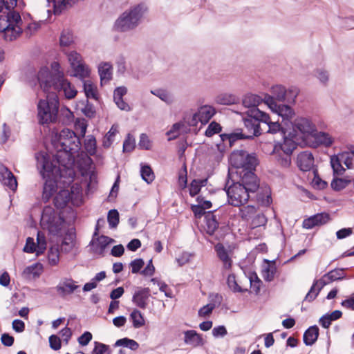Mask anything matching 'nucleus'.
<instances>
[{
    "instance_id": "20e7f679",
    "label": "nucleus",
    "mask_w": 354,
    "mask_h": 354,
    "mask_svg": "<svg viewBox=\"0 0 354 354\" xmlns=\"http://www.w3.org/2000/svg\"><path fill=\"white\" fill-rule=\"evenodd\" d=\"M37 167L40 174L45 180L43 187L42 200L47 203L57 191L58 180L62 177L60 166H57L50 161L47 155H36Z\"/></svg>"
},
{
    "instance_id": "9b49d317",
    "label": "nucleus",
    "mask_w": 354,
    "mask_h": 354,
    "mask_svg": "<svg viewBox=\"0 0 354 354\" xmlns=\"http://www.w3.org/2000/svg\"><path fill=\"white\" fill-rule=\"evenodd\" d=\"M295 131L300 132L304 137L312 136L316 131L315 125L306 118H298L293 123L290 122Z\"/></svg>"
},
{
    "instance_id": "a211bd4d",
    "label": "nucleus",
    "mask_w": 354,
    "mask_h": 354,
    "mask_svg": "<svg viewBox=\"0 0 354 354\" xmlns=\"http://www.w3.org/2000/svg\"><path fill=\"white\" fill-rule=\"evenodd\" d=\"M37 240L38 242L39 248L37 250H36V245L35 243L34 239L28 237L27 238L25 246L24 247V252L26 253H33L36 252L37 254L42 253L43 250L45 249L46 245L45 238L44 236H41L39 232H38Z\"/></svg>"
},
{
    "instance_id": "473e14b6",
    "label": "nucleus",
    "mask_w": 354,
    "mask_h": 354,
    "mask_svg": "<svg viewBox=\"0 0 354 354\" xmlns=\"http://www.w3.org/2000/svg\"><path fill=\"white\" fill-rule=\"evenodd\" d=\"M75 233L68 231L61 244V250L64 252H70L74 246Z\"/></svg>"
},
{
    "instance_id": "c03bdc74",
    "label": "nucleus",
    "mask_w": 354,
    "mask_h": 354,
    "mask_svg": "<svg viewBox=\"0 0 354 354\" xmlns=\"http://www.w3.org/2000/svg\"><path fill=\"white\" fill-rule=\"evenodd\" d=\"M130 317L133 322V326L135 328H139L145 325L144 317L138 310L134 309L131 312Z\"/></svg>"
},
{
    "instance_id": "f3484780",
    "label": "nucleus",
    "mask_w": 354,
    "mask_h": 354,
    "mask_svg": "<svg viewBox=\"0 0 354 354\" xmlns=\"http://www.w3.org/2000/svg\"><path fill=\"white\" fill-rule=\"evenodd\" d=\"M150 297V290L149 288H140L136 291L132 297V301L138 307L145 309L147 306V301Z\"/></svg>"
},
{
    "instance_id": "e2e57ef3",
    "label": "nucleus",
    "mask_w": 354,
    "mask_h": 354,
    "mask_svg": "<svg viewBox=\"0 0 354 354\" xmlns=\"http://www.w3.org/2000/svg\"><path fill=\"white\" fill-rule=\"evenodd\" d=\"M144 265L145 262L142 259L139 258L133 260L129 264V266L131 267V272L133 274L139 272Z\"/></svg>"
},
{
    "instance_id": "393cba45",
    "label": "nucleus",
    "mask_w": 354,
    "mask_h": 354,
    "mask_svg": "<svg viewBox=\"0 0 354 354\" xmlns=\"http://www.w3.org/2000/svg\"><path fill=\"white\" fill-rule=\"evenodd\" d=\"M319 329L317 325L310 326L304 333L303 341L306 346L313 345L318 339Z\"/></svg>"
},
{
    "instance_id": "0e129e2a",
    "label": "nucleus",
    "mask_w": 354,
    "mask_h": 354,
    "mask_svg": "<svg viewBox=\"0 0 354 354\" xmlns=\"http://www.w3.org/2000/svg\"><path fill=\"white\" fill-rule=\"evenodd\" d=\"M216 305L214 304H207L199 309L198 315L201 317L209 316L212 313Z\"/></svg>"
},
{
    "instance_id": "412c9836",
    "label": "nucleus",
    "mask_w": 354,
    "mask_h": 354,
    "mask_svg": "<svg viewBox=\"0 0 354 354\" xmlns=\"http://www.w3.org/2000/svg\"><path fill=\"white\" fill-rule=\"evenodd\" d=\"M216 109L209 105H204L201 106L196 113H195V117H198L199 122L202 124H207L211 118L216 114Z\"/></svg>"
},
{
    "instance_id": "4be33fe9",
    "label": "nucleus",
    "mask_w": 354,
    "mask_h": 354,
    "mask_svg": "<svg viewBox=\"0 0 354 354\" xmlns=\"http://www.w3.org/2000/svg\"><path fill=\"white\" fill-rule=\"evenodd\" d=\"M216 211V210L207 212V214L205 217V230L206 233L211 236L214 234L219 225L217 216L214 214Z\"/></svg>"
},
{
    "instance_id": "b1692460",
    "label": "nucleus",
    "mask_w": 354,
    "mask_h": 354,
    "mask_svg": "<svg viewBox=\"0 0 354 354\" xmlns=\"http://www.w3.org/2000/svg\"><path fill=\"white\" fill-rule=\"evenodd\" d=\"M266 116L268 118V120H266V121H263L262 133H276L280 131L283 136L286 134L284 129L281 127L279 121L272 122L269 115L267 114L266 113Z\"/></svg>"
},
{
    "instance_id": "f8f14e48",
    "label": "nucleus",
    "mask_w": 354,
    "mask_h": 354,
    "mask_svg": "<svg viewBox=\"0 0 354 354\" xmlns=\"http://www.w3.org/2000/svg\"><path fill=\"white\" fill-rule=\"evenodd\" d=\"M268 107L282 118V122H284L286 126L291 122L290 120L295 115V111L289 104H279L271 102Z\"/></svg>"
},
{
    "instance_id": "39448f33",
    "label": "nucleus",
    "mask_w": 354,
    "mask_h": 354,
    "mask_svg": "<svg viewBox=\"0 0 354 354\" xmlns=\"http://www.w3.org/2000/svg\"><path fill=\"white\" fill-rule=\"evenodd\" d=\"M147 11V6L139 3L124 11L115 21L114 28L119 32H127L136 28Z\"/></svg>"
},
{
    "instance_id": "0eeeda50",
    "label": "nucleus",
    "mask_w": 354,
    "mask_h": 354,
    "mask_svg": "<svg viewBox=\"0 0 354 354\" xmlns=\"http://www.w3.org/2000/svg\"><path fill=\"white\" fill-rule=\"evenodd\" d=\"M299 93V90L295 86H291L286 89L283 86L277 84L272 86L270 95L263 94L264 103L268 106H270V102H271L274 103L286 102L288 104H294Z\"/></svg>"
},
{
    "instance_id": "6e6552de",
    "label": "nucleus",
    "mask_w": 354,
    "mask_h": 354,
    "mask_svg": "<svg viewBox=\"0 0 354 354\" xmlns=\"http://www.w3.org/2000/svg\"><path fill=\"white\" fill-rule=\"evenodd\" d=\"M346 278L344 268H335L324 274L319 280H315L309 291L306 294L304 301L311 302L318 296L324 286L330 283L342 280Z\"/></svg>"
},
{
    "instance_id": "052dcab7",
    "label": "nucleus",
    "mask_w": 354,
    "mask_h": 354,
    "mask_svg": "<svg viewBox=\"0 0 354 354\" xmlns=\"http://www.w3.org/2000/svg\"><path fill=\"white\" fill-rule=\"evenodd\" d=\"M250 286L253 288L256 294L260 291L261 285L262 284L261 280L258 277L256 272H253L250 276Z\"/></svg>"
},
{
    "instance_id": "f03ea898",
    "label": "nucleus",
    "mask_w": 354,
    "mask_h": 354,
    "mask_svg": "<svg viewBox=\"0 0 354 354\" xmlns=\"http://www.w3.org/2000/svg\"><path fill=\"white\" fill-rule=\"evenodd\" d=\"M53 71L47 67L40 68L37 73V81L44 92L63 91L67 99H72L77 95V91L72 87L71 84L64 77V73L59 70V64L53 62L51 65Z\"/></svg>"
},
{
    "instance_id": "aec40b11",
    "label": "nucleus",
    "mask_w": 354,
    "mask_h": 354,
    "mask_svg": "<svg viewBox=\"0 0 354 354\" xmlns=\"http://www.w3.org/2000/svg\"><path fill=\"white\" fill-rule=\"evenodd\" d=\"M283 142H277L274 146V151H282L283 153L292 154L293 151L297 148V144L292 138L285 135L283 136Z\"/></svg>"
},
{
    "instance_id": "13d9d810",
    "label": "nucleus",
    "mask_w": 354,
    "mask_h": 354,
    "mask_svg": "<svg viewBox=\"0 0 354 354\" xmlns=\"http://www.w3.org/2000/svg\"><path fill=\"white\" fill-rule=\"evenodd\" d=\"M94 344L95 346L91 354H111L109 346L98 342H95Z\"/></svg>"
},
{
    "instance_id": "6e6d98bb",
    "label": "nucleus",
    "mask_w": 354,
    "mask_h": 354,
    "mask_svg": "<svg viewBox=\"0 0 354 354\" xmlns=\"http://www.w3.org/2000/svg\"><path fill=\"white\" fill-rule=\"evenodd\" d=\"M222 131V127L215 121L211 122L205 132V136L212 137L214 134L218 133Z\"/></svg>"
},
{
    "instance_id": "680f3d73",
    "label": "nucleus",
    "mask_w": 354,
    "mask_h": 354,
    "mask_svg": "<svg viewBox=\"0 0 354 354\" xmlns=\"http://www.w3.org/2000/svg\"><path fill=\"white\" fill-rule=\"evenodd\" d=\"M135 148V139L129 133L123 142V151L131 152Z\"/></svg>"
},
{
    "instance_id": "5701e85b",
    "label": "nucleus",
    "mask_w": 354,
    "mask_h": 354,
    "mask_svg": "<svg viewBox=\"0 0 354 354\" xmlns=\"http://www.w3.org/2000/svg\"><path fill=\"white\" fill-rule=\"evenodd\" d=\"M184 335L185 343L193 347L203 346L205 343L202 335L197 333L196 330H188L184 333Z\"/></svg>"
},
{
    "instance_id": "e433bc0d",
    "label": "nucleus",
    "mask_w": 354,
    "mask_h": 354,
    "mask_svg": "<svg viewBox=\"0 0 354 354\" xmlns=\"http://www.w3.org/2000/svg\"><path fill=\"white\" fill-rule=\"evenodd\" d=\"M48 261L50 266L57 265L59 261V248L58 245L50 248L48 252Z\"/></svg>"
},
{
    "instance_id": "7ed1b4c3",
    "label": "nucleus",
    "mask_w": 354,
    "mask_h": 354,
    "mask_svg": "<svg viewBox=\"0 0 354 354\" xmlns=\"http://www.w3.org/2000/svg\"><path fill=\"white\" fill-rule=\"evenodd\" d=\"M53 145L57 153L53 156L54 161L59 166L64 168L74 158V155L80 149L81 141L75 133L69 129H64L59 134L58 138L53 140Z\"/></svg>"
},
{
    "instance_id": "72a5a7b5",
    "label": "nucleus",
    "mask_w": 354,
    "mask_h": 354,
    "mask_svg": "<svg viewBox=\"0 0 354 354\" xmlns=\"http://www.w3.org/2000/svg\"><path fill=\"white\" fill-rule=\"evenodd\" d=\"M352 180L347 178H334L330 183L331 188L336 192H339L346 188Z\"/></svg>"
},
{
    "instance_id": "cd10ccee",
    "label": "nucleus",
    "mask_w": 354,
    "mask_h": 354,
    "mask_svg": "<svg viewBox=\"0 0 354 354\" xmlns=\"http://www.w3.org/2000/svg\"><path fill=\"white\" fill-rule=\"evenodd\" d=\"M264 102V97H261L258 95L248 94L243 99V104L249 109H259L258 106Z\"/></svg>"
},
{
    "instance_id": "2f4dec72",
    "label": "nucleus",
    "mask_w": 354,
    "mask_h": 354,
    "mask_svg": "<svg viewBox=\"0 0 354 354\" xmlns=\"http://www.w3.org/2000/svg\"><path fill=\"white\" fill-rule=\"evenodd\" d=\"M266 263H271L272 265L268 264L266 268L262 270V277L266 281L270 282L274 278L276 272V267L274 265V261H270L269 260H264Z\"/></svg>"
},
{
    "instance_id": "774afa93",
    "label": "nucleus",
    "mask_w": 354,
    "mask_h": 354,
    "mask_svg": "<svg viewBox=\"0 0 354 354\" xmlns=\"http://www.w3.org/2000/svg\"><path fill=\"white\" fill-rule=\"evenodd\" d=\"M68 59L71 66L82 62V56L76 51L70 52L68 54Z\"/></svg>"
},
{
    "instance_id": "c85d7f7f",
    "label": "nucleus",
    "mask_w": 354,
    "mask_h": 354,
    "mask_svg": "<svg viewBox=\"0 0 354 354\" xmlns=\"http://www.w3.org/2000/svg\"><path fill=\"white\" fill-rule=\"evenodd\" d=\"M69 202V194L68 191L61 190L53 198L54 205L57 209H64Z\"/></svg>"
},
{
    "instance_id": "7c9ffc66",
    "label": "nucleus",
    "mask_w": 354,
    "mask_h": 354,
    "mask_svg": "<svg viewBox=\"0 0 354 354\" xmlns=\"http://www.w3.org/2000/svg\"><path fill=\"white\" fill-rule=\"evenodd\" d=\"M112 66L107 62H104L98 67V73L100 77L101 83L104 81L109 82L112 78Z\"/></svg>"
},
{
    "instance_id": "ea45409f",
    "label": "nucleus",
    "mask_w": 354,
    "mask_h": 354,
    "mask_svg": "<svg viewBox=\"0 0 354 354\" xmlns=\"http://www.w3.org/2000/svg\"><path fill=\"white\" fill-rule=\"evenodd\" d=\"M84 149L90 156H93L97 151L96 140L94 136L88 135L84 141Z\"/></svg>"
},
{
    "instance_id": "58836bf2",
    "label": "nucleus",
    "mask_w": 354,
    "mask_h": 354,
    "mask_svg": "<svg viewBox=\"0 0 354 354\" xmlns=\"http://www.w3.org/2000/svg\"><path fill=\"white\" fill-rule=\"evenodd\" d=\"M257 213V209L253 205H247L239 209V215L243 221L252 219Z\"/></svg>"
},
{
    "instance_id": "c756f323",
    "label": "nucleus",
    "mask_w": 354,
    "mask_h": 354,
    "mask_svg": "<svg viewBox=\"0 0 354 354\" xmlns=\"http://www.w3.org/2000/svg\"><path fill=\"white\" fill-rule=\"evenodd\" d=\"M272 154L274 156L277 163L282 168L287 169L291 165L292 154L283 153L282 151H274Z\"/></svg>"
},
{
    "instance_id": "a18cd8bd",
    "label": "nucleus",
    "mask_w": 354,
    "mask_h": 354,
    "mask_svg": "<svg viewBox=\"0 0 354 354\" xmlns=\"http://www.w3.org/2000/svg\"><path fill=\"white\" fill-rule=\"evenodd\" d=\"M330 165L333 170V174L342 176L345 171V169L342 165L340 159L337 156H333L330 158Z\"/></svg>"
},
{
    "instance_id": "4468645a",
    "label": "nucleus",
    "mask_w": 354,
    "mask_h": 354,
    "mask_svg": "<svg viewBox=\"0 0 354 354\" xmlns=\"http://www.w3.org/2000/svg\"><path fill=\"white\" fill-rule=\"evenodd\" d=\"M75 281L72 278H64L55 287L56 291L62 298L66 297L67 295L73 294L79 286L75 284Z\"/></svg>"
},
{
    "instance_id": "f704fd0d",
    "label": "nucleus",
    "mask_w": 354,
    "mask_h": 354,
    "mask_svg": "<svg viewBox=\"0 0 354 354\" xmlns=\"http://www.w3.org/2000/svg\"><path fill=\"white\" fill-rule=\"evenodd\" d=\"M312 137L315 138L319 144L326 147H330L333 142V139L332 137L326 132H317L316 130L315 133L312 135Z\"/></svg>"
},
{
    "instance_id": "bb28decb",
    "label": "nucleus",
    "mask_w": 354,
    "mask_h": 354,
    "mask_svg": "<svg viewBox=\"0 0 354 354\" xmlns=\"http://www.w3.org/2000/svg\"><path fill=\"white\" fill-rule=\"evenodd\" d=\"M220 137L223 142L228 141L230 147H232L238 140L246 139L245 133H243V130L241 129H237L236 131L231 133H222Z\"/></svg>"
},
{
    "instance_id": "79ce46f5",
    "label": "nucleus",
    "mask_w": 354,
    "mask_h": 354,
    "mask_svg": "<svg viewBox=\"0 0 354 354\" xmlns=\"http://www.w3.org/2000/svg\"><path fill=\"white\" fill-rule=\"evenodd\" d=\"M196 201L198 203V205H192L191 206V209L193 212L194 216L196 218H201L203 216L205 217L207 214V212L204 209V207L201 205L202 201H203V197L202 196H198L196 198Z\"/></svg>"
},
{
    "instance_id": "1a4fd4ad",
    "label": "nucleus",
    "mask_w": 354,
    "mask_h": 354,
    "mask_svg": "<svg viewBox=\"0 0 354 354\" xmlns=\"http://www.w3.org/2000/svg\"><path fill=\"white\" fill-rule=\"evenodd\" d=\"M59 103L57 96L50 101L40 100L37 104V118L40 124L55 123L57 120Z\"/></svg>"
},
{
    "instance_id": "603ef678",
    "label": "nucleus",
    "mask_w": 354,
    "mask_h": 354,
    "mask_svg": "<svg viewBox=\"0 0 354 354\" xmlns=\"http://www.w3.org/2000/svg\"><path fill=\"white\" fill-rule=\"evenodd\" d=\"M119 213L117 209H113L109 211L107 221L110 228H115L119 223Z\"/></svg>"
},
{
    "instance_id": "338daca9",
    "label": "nucleus",
    "mask_w": 354,
    "mask_h": 354,
    "mask_svg": "<svg viewBox=\"0 0 354 354\" xmlns=\"http://www.w3.org/2000/svg\"><path fill=\"white\" fill-rule=\"evenodd\" d=\"M140 149L149 150L151 148V143L149 137L145 133H142L140 136V140L138 143Z\"/></svg>"
},
{
    "instance_id": "37998d69",
    "label": "nucleus",
    "mask_w": 354,
    "mask_h": 354,
    "mask_svg": "<svg viewBox=\"0 0 354 354\" xmlns=\"http://www.w3.org/2000/svg\"><path fill=\"white\" fill-rule=\"evenodd\" d=\"M216 102L223 105H231L237 103L238 98L232 94H221L216 97Z\"/></svg>"
},
{
    "instance_id": "4c0bfd02",
    "label": "nucleus",
    "mask_w": 354,
    "mask_h": 354,
    "mask_svg": "<svg viewBox=\"0 0 354 354\" xmlns=\"http://www.w3.org/2000/svg\"><path fill=\"white\" fill-rule=\"evenodd\" d=\"M115 346H124L131 351H136L139 348V344L134 339L128 337H124L118 339L115 343Z\"/></svg>"
},
{
    "instance_id": "5fc2aeb1",
    "label": "nucleus",
    "mask_w": 354,
    "mask_h": 354,
    "mask_svg": "<svg viewBox=\"0 0 354 354\" xmlns=\"http://www.w3.org/2000/svg\"><path fill=\"white\" fill-rule=\"evenodd\" d=\"M228 287L234 292H243L245 290L237 283L234 274H230L227 279Z\"/></svg>"
},
{
    "instance_id": "423d86ee",
    "label": "nucleus",
    "mask_w": 354,
    "mask_h": 354,
    "mask_svg": "<svg viewBox=\"0 0 354 354\" xmlns=\"http://www.w3.org/2000/svg\"><path fill=\"white\" fill-rule=\"evenodd\" d=\"M248 118H243L246 139L252 140L262 134V123L268 118L266 112L260 109H248L246 111Z\"/></svg>"
},
{
    "instance_id": "4d7b16f0",
    "label": "nucleus",
    "mask_w": 354,
    "mask_h": 354,
    "mask_svg": "<svg viewBox=\"0 0 354 354\" xmlns=\"http://www.w3.org/2000/svg\"><path fill=\"white\" fill-rule=\"evenodd\" d=\"M71 0H53L55 15H59L68 6Z\"/></svg>"
},
{
    "instance_id": "3c124183",
    "label": "nucleus",
    "mask_w": 354,
    "mask_h": 354,
    "mask_svg": "<svg viewBox=\"0 0 354 354\" xmlns=\"http://www.w3.org/2000/svg\"><path fill=\"white\" fill-rule=\"evenodd\" d=\"M268 219L263 213L255 214L251 221L252 228L264 226L267 223Z\"/></svg>"
},
{
    "instance_id": "49530a36",
    "label": "nucleus",
    "mask_w": 354,
    "mask_h": 354,
    "mask_svg": "<svg viewBox=\"0 0 354 354\" xmlns=\"http://www.w3.org/2000/svg\"><path fill=\"white\" fill-rule=\"evenodd\" d=\"M71 67L73 69V76L75 77L84 79L89 75V71L86 68L82 62L75 64Z\"/></svg>"
},
{
    "instance_id": "2eb2a0df",
    "label": "nucleus",
    "mask_w": 354,
    "mask_h": 354,
    "mask_svg": "<svg viewBox=\"0 0 354 354\" xmlns=\"http://www.w3.org/2000/svg\"><path fill=\"white\" fill-rule=\"evenodd\" d=\"M330 220V216L327 212L317 213L304 220L302 225L304 228L312 229L316 226L326 224Z\"/></svg>"
},
{
    "instance_id": "a19ab883",
    "label": "nucleus",
    "mask_w": 354,
    "mask_h": 354,
    "mask_svg": "<svg viewBox=\"0 0 354 354\" xmlns=\"http://www.w3.org/2000/svg\"><path fill=\"white\" fill-rule=\"evenodd\" d=\"M83 88L86 100L93 98L97 100L98 99L96 87L90 81H84Z\"/></svg>"
},
{
    "instance_id": "ddd939ff",
    "label": "nucleus",
    "mask_w": 354,
    "mask_h": 354,
    "mask_svg": "<svg viewBox=\"0 0 354 354\" xmlns=\"http://www.w3.org/2000/svg\"><path fill=\"white\" fill-rule=\"evenodd\" d=\"M1 32H3L5 39L12 41L22 33V28H13L12 24H9L8 17L1 15H0V33Z\"/></svg>"
},
{
    "instance_id": "f257e3e1",
    "label": "nucleus",
    "mask_w": 354,
    "mask_h": 354,
    "mask_svg": "<svg viewBox=\"0 0 354 354\" xmlns=\"http://www.w3.org/2000/svg\"><path fill=\"white\" fill-rule=\"evenodd\" d=\"M229 161L232 167L236 169L240 176L238 182L229 185L228 179L225 185L228 203L234 207H240L246 203L259 188V180L255 174L259 160L256 153H248L245 150L234 151Z\"/></svg>"
},
{
    "instance_id": "69168bd1",
    "label": "nucleus",
    "mask_w": 354,
    "mask_h": 354,
    "mask_svg": "<svg viewBox=\"0 0 354 354\" xmlns=\"http://www.w3.org/2000/svg\"><path fill=\"white\" fill-rule=\"evenodd\" d=\"M49 345L50 348L58 351L61 348V339L57 335H51L49 337Z\"/></svg>"
},
{
    "instance_id": "9d476101",
    "label": "nucleus",
    "mask_w": 354,
    "mask_h": 354,
    "mask_svg": "<svg viewBox=\"0 0 354 354\" xmlns=\"http://www.w3.org/2000/svg\"><path fill=\"white\" fill-rule=\"evenodd\" d=\"M41 223L48 230L49 234L53 236H62L65 224L63 216L57 214L50 206H46L41 214Z\"/></svg>"
},
{
    "instance_id": "6ab92c4d",
    "label": "nucleus",
    "mask_w": 354,
    "mask_h": 354,
    "mask_svg": "<svg viewBox=\"0 0 354 354\" xmlns=\"http://www.w3.org/2000/svg\"><path fill=\"white\" fill-rule=\"evenodd\" d=\"M297 165L303 171H310L314 166V157L308 151H303L297 156Z\"/></svg>"
},
{
    "instance_id": "864d4df0",
    "label": "nucleus",
    "mask_w": 354,
    "mask_h": 354,
    "mask_svg": "<svg viewBox=\"0 0 354 354\" xmlns=\"http://www.w3.org/2000/svg\"><path fill=\"white\" fill-rule=\"evenodd\" d=\"M151 93L167 104H170L173 101L171 95L166 90L158 88L151 91Z\"/></svg>"
},
{
    "instance_id": "09e8293b",
    "label": "nucleus",
    "mask_w": 354,
    "mask_h": 354,
    "mask_svg": "<svg viewBox=\"0 0 354 354\" xmlns=\"http://www.w3.org/2000/svg\"><path fill=\"white\" fill-rule=\"evenodd\" d=\"M84 107L82 108V112L85 116L89 118H93L95 115V109L93 104L90 103L88 100L80 102Z\"/></svg>"
},
{
    "instance_id": "bf43d9fd",
    "label": "nucleus",
    "mask_w": 354,
    "mask_h": 354,
    "mask_svg": "<svg viewBox=\"0 0 354 354\" xmlns=\"http://www.w3.org/2000/svg\"><path fill=\"white\" fill-rule=\"evenodd\" d=\"M97 245L100 247V250L99 252L100 254H102L108 245H109L111 243H113L115 241L114 239L105 236V235H101L100 236H98L97 238Z\"/></svg>"
},
{
    "instance_id": "8fccbe9b",
    "label": "nucleus",
    "mask_w": 354,
    "mask_h": 354,
    "mask_svg": "<svg viewBox=\"0 0 354 354\" xmlns=\"http://www.w3.org/2000/svg\"><path fill=\"white\" fill-rule=\"evenodd\" d=\"M8 13L6 15H4L5 16H7L9 20V24H12V27L13 28L16 29L17 28H21L19 24L22 23V20L21 18L20 15L17 12H11L10 10H8Z\"/></svg>"
},
{
    "instance_id": "c9c22d12",
    "label": "nucleus",
    "mask_w": 354,
    "mask_h": 354,
    "mask_svg": "<svg viewBox=\"0 0 354 354\" xmlns=\"http://www.w3.org/2000/svg\"><path fill=\"white\" fill-rule=\"evenodd\" d=\"M74 42L73 34L69 29L62 30L59 37V44L61 46H69Z\"/></svg>"
},
{
    "instance_id": "dca6fc26",
    "label": "nucleus",
    "mask_w": 354,
    "mask_h": 354,
    "mask_svg": "<svg viewBox=\"0 0 354 354\" xmlns=\"http://www.w3.org/2000/svg\"><path fill=\"white\" fill-rule=\"evenodd\" d=\"M0 181L12 191L17 189V181L13 174L4 165H0Z\"/></svg>"
},
{
    "instance_id": "a878e982",
    "label": "nucleus",
    "mask_w": 354,
    "mask_h": 354,
    "mask_svg": "<svg viewBox=\"0 0 354 354\" xmlns=\"http://www.w3.org/2000/svg\"><path fill=\"white\" fill-rule=\"evenodd\" d=\"M215 251L219 259L223 263V266L225 269H230L232 267V261L229 257L227 250L225 248L222 243H217L214 247Z\"/></svg>"
},
{
    "instance_id": "de8ad7c7",
    "label": "nucleus",
    "mask_w": 354,
    "mask_h": 354,
    "mask_svg": "<svg viewBox=\"0 0 354 354\" xmlns=\"http://www.w3.org/2000/svg\"><path fill=\"white\" fill-rule=\"evenodd\" d=\"M141 177L148 184L153 182L155 178L153 171L149 165H144L141 167L140 169Z\"/></svg>"
}]
</instances>
